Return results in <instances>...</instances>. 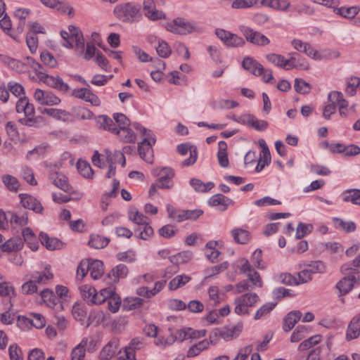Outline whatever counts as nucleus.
I'll use <instances>...</instances> for the list:
<instances>
[{
	"mask_svg": "<svg viewBox=\"0 0 360 360\" xmlns=\"http://www.w3.org/2000/svg\"><path fill=\"white\" fill-rule=\"evenodd\" d=\"M261 4L279 11H285L290 6L289 0H261Z\"/></svg>",
	"mask_w": 360,
	"mask_h": 360,
	"instance_id": "33",
	"label": "nucleus"
},
{
	"mask_svg": "<svg viewBox=\"0 0 360 360\" xmlns=\"http://www.w3.org/2000/svg\"><path fill=\"white\" fill-rule=\"evenodd\" d=\"M20 323L23 322L25 324H30L36 328H41L45 326V318L40 314H32L30 317L18 316Z\"/></svg>",
	"mask_w": 360,
	"mask_h": 360,
	"instance_id": "28",
	"label": "nucleus"
},
{
	"mask_svg": "<svg viewBox=\"0 0 360 360\" xmlns=\"http://www.w3.org/2000/svg\"><path fill=\"white\" fill-rule=\"evenodd\" d=\"M346 82V88H345V94L348 96H353L356 93V89L359 86L360 84V78L358 77H350L347 78L345 80Z\"/></svg>",
	"mask_w": 360,
	"mask_h": 360,
	"instance_id": "42",
	"label": "nucleus"
},
{
	"mask_svg": "<svg viewBox=\"0 0 360 360\" xmlns=\"http://www.w3.org/2000/svg\"><path fill=\"white\" fill-rule=\"evenodd\" d=\"M307 327L305 326H298L292 333L290 341L292 342H297L303 339L307 333Z\"/></svg>",
	"mask_w": 360,
	"mask_h": 360,
	"instance_id": "63",
	"label": "nucleus"
},
{
	"mask_svg": "<svg viewBox=\"0 0 360 360\" xmlns=\"http://www.w3.org/2000/svg\"><path fill=\"white\" fill-rule=\"evenodd\" d=\"M135 233L138 234V237L143 239L146 240L149 237H150L153 234V229L149 225L148 221L144 225L139 227L135 229Z\"/></svg>",
	"mask_w": 360,
	"mask_h": 360,
	"instance_id": "56",
	"label": "nucleus"
},
{
	"mask_svg": "<svg viewBox=\"0 0 360 360\" xmlns=\"http://www.w3.org/2000/svg\"><path fill=\"white\" fill-rule=\"evenodd\" d=\"M143 342L139 338H134L131 340L129 345L125 347L127 349V357L129 360H136V350L143 348Z\"/></svg>",
	"mask_w": 360,
	"mask_h": 360,
	"instance_id": "36",
	"label": "nucleus"
},
{
	"mask_svg": "<svg viewBox=\"0 0 360 360\" xmlns=\"http://www.w3.org/2000/svg\"><path fill=\"white\" fill-rule=\"evenodd\" d=\"M20 203L25 209L31 210L36 213H41L44 210L43 206L39 200L32 195L27 193L19 195Z\"/></svg>",
	"mask_w": 360,
	"mask_h": 360,
	"instance_id": "15",
	"label": "nucleus"
},
{
	"mask_svg": "<svg viewBox=\"0 0 360 360\" xmlns=\"http://www.w3.org/2000/svg\"><path fill=\"white\" fill-rule=\"evenodd\" d=\"M259 300V295L252 292L237 297L234 300V312L239 316L249 315V308L255 306Z\"/></svg>",
	"mask_w": 360,
	"mask_h": 360,
	"instance_id": "5",
	"label": "nucleus"
},
{
	"mask_svg": "<svg viewBox=\"0 0 360 360\" xmlns=\"http://www.w3.org/2000/svg\"><path fill=\"white\" fill-rule=\"evenodd\" d=\"M336 284V288L340 291L341 295H346L353 288L354 283L356 281V278L352 275H347Z\"/></svg>",
	"mask_w": 360,
	"mask_h": 360,
	"instance_id": "31",
	"label": "nucleus"
},
{
	"mask_svg": "<svg viewBox=\"0 0 360 360\" xmlns=\"http://www.w3.org/2000/svg\"><path fill=\"white\" fill-rule=\"evenodd\" d=\"M81 295L84 301L89 304H101L105 302L103 294H108V291L104 289L101 290L98 292L96 290L89 285H84L79 288Z\"/></svg>",
	"mask_w": 360,
	"mask_h": 360,
	"instance_id": "8",
	"label": "nucleus"
},
{
	"mask_svg": "<svg viewBox=\"0 0 360 360\" xmlns=\"http://www.w3.org/2000/svg\"><path fill=\"white\" fill-rule=\"evenodd\" d=\"M294 88L297 93L302 94L309 93L311 89L310 84L308 82L299 78L295 79Z\"/></svg>",
	"mask_w": 360,
	"mask_h": 360,
	"instance_id": "58",
	"label": "nucleus"
},
{
	"mask_svg": "<svg viewBox=\"0 0 360 360\" xmlns=\"http://www.w3.org/2000/svg\"><path fill=\"white\" fill-rule=\"evenodd\" d=\"M22 236L25 242L30 245L32 250L37 249L38 243L35 234L30 228H25L22 230Z\"/></svg>",
	"mask_w": 360,
	"mask_h": 360,
	"instance_id": "50",
	"label": "nucleus"
},
{
	"mask_svg": "<svg viewBox=\"0 0 360 360\" xmlns=\"http://www.w3.org/2000/svg\"><path fill=\"white\" fill-rule=\"evenodd\" d=\"M303 53L315 60H322L328 58H337L340 56L339 52L336 51L325 50L319 52L315 50L309 44H308L306 46V49H304Z\"/></svg>",
	"mask_w": 360,
	"mask_h": 360,
	"instance_id": "18",
	"label": "nucleus"
},
{
	"mask_svg": "<svg viewBox=\"0 0 360 360\" xmlns=\"http://www.w3.org/2000/svg\"><path fill=\"white\" fill-rule=\"evenodd\" d=\"M302 312L299 310H294L289 312L283 319V328L284 331L289 332L295 324L301 319Z\"/></svg>",
	"mask_w": 360,
	"mask_h": 360,
	"instance_id": "27",
	"label": "nucleus"
},
{
	"mask_svg": "<svg viewBox=\"0 0 360 360\" xmlns=\"http://www.w3.org/2000/svg\"><path fill=\"white\" fill-rule=\"evenodd\" d=\"M53 278V274L51 271L50 265H47L42 271H34L30 275V278L37 285V284H46L49 281Z\"/></svg>",
	"mask_w": 360,
	"mask_h": 360,
	"instance_id": "25",
	"label": "nucleus"
},
{
	"mask_svg": "<svg viewBox=\"0 0 360 360\" xmlns=\"http://www.w3.org/2000/svg\"><path fill=\"white\" fill-rule=\"evenodd\" d=\"M290 58L286 59L285 65L286 70H289L293 68L308 70L309 66L306 60L302 58L297 53H289Z\"/></svg>",
	"mask_w": 360,
	"mask_h": 360,
	"instance_id": "19",
	"label": "nucleus"
},
{
	"mask_svg": "<svg viewBox=\"0 0 360 360\" xmlns=\"http://www.w3.org/2000/svg\"><path fill=\"white\" fill-rule=\"evenodd\" d=\"M104 290L108 291V294L103 293V295H105V302H108V309L112 313H116L118 311L121 305V297L114 291V289L111 287L104 288Z\"/></svg>",
	"mask_w": 360,
	"mask_h": 360,
	"instance_id": "20",
	"label": "nucleus"
},
{
	"mask_svg": "<svg viewBox=\"0 0 360 360\" xmlns=\"http://www.w3.org/2000/svg\"><path fill=\"white\" fill-rule=\"evenodd\" d=\"M94 345V340L84 338L71 352V360H84L86 347Z\"/></svg>",
	"mask_w": 360,
	"mask_h": 360,
	"instance_id": "21",
	"label": "nucleus"
},
{
	"mask_svg": "<svg viewBox=\"0 0 360 360\" xmlns=\"http://www.w3.org/2000/svg\"><path fill=\"white\" fill-rule=\"evenodd\" d=\"M266 59L270 63L281 68H283L284 70H286V59L282 55L276 53H269L266 55Z\"/></svg>",
	"mask_w": 360,
	"mask_h": 360,
	"instance_id": "53",
	"label": "nucleus"
},
{
	"mask_svg": "<svg viewBox=\"0 0 360 360\" xmlns=\"http://www.w3.org/2000/svg\"><path fill=\"white\" fill-rule=\"evenodd\" d=\"M360 335V316H354L348 326L347 330V339L353 340L357 338Z\"/></svg>",
	"mask_w": 360,
	"mask_h": 360,
	"instance_id": "32",
	"label": "nucleus"
},
{
	"mask_svg": "<svg viewBox=\"0 0 360 360\" xmlns=\"http://www.w3.org/2000/svg\"><path fill=\"white\" fill-rule=\"evenodd\" d=\"M243 328L242 322H238L233 326H224L222 328H214L210 335L211 344H216L219 338H221L226 341L231 340L237 338Z\"/></svg>",
	"mask_w": 360,
	"mask_h": 360,
	"instance_id": "6",
	"label": "nucleus"
},
{
	"mask_svg": "<svg viewBox=\"0 0 360 360\" xmlns=\"http://www.w3.org/2000/svg\"><path fill=\"white\" fill-rule=\"evenodd\" d=\"M141 6L135 3L118 4L114 9V13L117 18L123 22H133L141 17Z\"/></svg>",
	"mask_w": 360,
	"mask_h": 360,
	"instance_id": "3",
	"label": "nucleus"
},
{
	"mask_svg": "<svg viewBox=\"0 0 360 360\" xmlns=\"http://www.w3.org/2000/svg\"><path fill=\"white\" fill-rule=\"evenodd\" d=\"M276 305V303H275V302L265 303L264 304H263L262 307H260L257 309V311H256V313L254 316V319L259 320L263 318H265L274 309Z\"/></svg>",
	"mask_w": 360,
	"mask_h": 360,
	"instance_id": "49",
	"label": "nucleus"
},
{
	"mask_svg": "<svg viewBox=\"0 0 360 360\" xmlns=\"http://www.w3.org/2000/svg\"><path fill=\"white\" fill-rule=\"evenodd\" d=\"M129 219L136 224L139 227L144 225L148 221L147 217L140 213L139 211H131L129 214Z\"/></svg>",
	"mask_w": 360,
	"mask_h": 360,
	"instance_id": "57",
	"label": "nucleus"
},
{
	"mask_svg": "<svg viewBox=\"0 0 360 360\" xmlns=\"http://www.w3.org/2000/svg\"><path fill=\"white\" fill-rule=\"evenodd\" d=\"M191 280V278L186 274L177 275L168 284L170 290H176L179 288H182Z\"/></svg>",
	"mask_w": 360,
	"mask_h": 360,
	"instance_id": "40",
	"label": "nucleus"
},
{
	"mask_svg": "<svg viewBox=\"0 0 360 360\" xmlns=\"http://www.w3.org/2000/svg\"><path fill=\"white\" fill-rule=\"evenodd\" d=\"M143 8L145 15L150 20L155 21L165 18V14L156 8L153 0H143Z\"/></svg>",
	"mask_w": 360,
	"mask_h": 360,
	"instance_id": "17",
	"label": "nucleus"
},
{
	"mask_svg": "<svg viewBox=\"0 0 360 360\" xmlns=\"http://www.w3.org/2000/svg\"><path fill=\"white\" fill-rule=\"evenodd\" d=\"M247 277L248 278V281L250 285H252V288H262L263 285V282L259 274L256 271H252L247 274Z\"/></svg>",
	"mask_w": 360,
	"mask_h": 360,
	"instance_id": "60",
	"label": "nucleus"
},
{
	"mask_svg": "<svg viewBox=\"0 0 360 360\" xmlns=\"http://www.w3.org/2000/svg\"><path fill=\"white\" fill-rule=\"evenodd\" d=\"M1 181L11 192L17 193L20 190V184L18 179L11 174L2 175Z\"/></svg>",
	"mask_w": 360,
	"mask_h": 360,
	"instance_id": "34",
	"label": "nucleus"
},
{
	"mask_svg": "<svg viewBox=\"0 0 360 360\" xmlns=\"http://www.w3.org/2000/svg\"><path fill=\"white\" fill-rule=\"evenodd\" d=\"M39 239L43 245L48 250H60L64 247V244L60 240L56 238H49L46 233H41Z\"/></svg>",
	"mask_w": 360,
	"mask_h": 360,
	"instance_id": "29",
	"label": "nucleus"
},
{
	"mask_svg": "<svg viewBox=\"0 0 360 360\" xmlns=\"http://www.w3.org/2000/svg\"><path fill=\"white\" fill-rule=\"evenodd\" d=\"M210 206H219L220 211H225L229 206L233 205L234 201L222 194L218 193L212 195L208 201Z\"/></svg>",
	"mask_w": 360,
	"mask_h": 360,
	"instance_id": "22",
	"label": "nucleus"
},
{
	"mask_svg": "<svg viewBox=\"0 0 360 360\" xmlns=\"http://www.w3.org/2000/svg\"><path fill=\"white\" fill-rule=\"evenodd\" d=\"M110 242L108 238L101 236L100 235L94 234L90 237L89 245L95 249H101L106 247Z\"/></svg>",
	"mask_w": 360,
	"mask_h": 360,
	"instance_id": "45",
	"label": "nucleus"
},
{
	"mask_svg": "<svg viewBox=\"0 0 360 360\" xmlns=\"http://www.w3.org/2000/svg\"><path fill=\"white\" fill-rule=\"evenodd\" d=\"M239 29L246 40L254 45L264 46L270 43V40L267 37L249 27L241 25L239 27Z\"/></svg>",
	"mask_w": 360,
	"mask_h": 360,
	"instance_id": "9",
	"label": "nucleus"
},
{
	"mask_svg": "<svg viewBox=\"0 0 360 360\" xmlns=\"http://www.w3.org/2000/svg\"><path fill=\"white\" fill-rule=\"evenodd\" d=\"M15 108L18 113L23 112L25 115V117L20 119L19 122L24 125L33 126L35 122L33 120L34 107L29 102V99L25 96L20 98L16 103Z\"/></svg>",
	"mask_w": 360,
	"mask_h": 360,
	"instance_id": "7",
	"label": "nucleus"
},
{
	"mask_svg": "<svg viewBox=\"0 0 360 360\" xmlns=\"http://www.w3.org/2000/svg\"><path fill=\"white\" fill-rule=\"evenodd\" d=\"M116 258L119 261L125 262H133L136 259V253L134 250H129L125 252H118L116 255Z\"/></svg>",
	"mask_w": 360,
	"mask_h": 360,
	"instance_id": "64",
	"label": "nucleus"
},
{
	"mask_svg": "<svg viewBox=\"0 0 360 360\" xmlns=\"http://www.w3.org/2000/svg\"><path fill=\"white\" fill-rule=\"evenodd\" d=\"M341 271L345 275H354L360 273V255L352 262H348L341 266Z\"/></svg>",
	"mask_w": 360,
	"mask_h": 360,
	"instance_id": "38",
	"label": "nucleus"
},
{
	"mask_svg": "<svg viewBox=\"0 0 360 360\" xmlns=\"http://www.w3.org/2000/svg\"><path fill=\"white\" fill-rule=\"evenodd\" d=\"M328 101H333L335 105H338L339 109H346L348 107V101L344 98L340 91H333L328 94Z\"/></svg>",
	"mask_w": 360,
	"mask_h": 360,
	"instance_id": "41",
	"label": "nucleus"
},
{
	"mask_svg": "<svg viewBox=\"0 0 360 360\" xmlns=\"http://www.w3.org/2000/svg\"><path fill=\"white\" fill-rule=\"evenodd\" d=\"M49 179L54 186L63 191L67 193H70L72 191V187L68 184V178L63 173L59 172H50L49 174Z\"/></svg>",
	"mask_w": 360,
	"mask_h": 360,
	"instance_id": "16",
	"label": "nucleus"
},
{
	"mask_svg": "<svg viewBox=\"0 0 360 360\" xmlns=\"http://www.w3.org/2000/svg\"><path fill=\"white\" fill-rule=\"evenodd\" d=\"M190 184L197 192H207L214 186L213 182L210 181L205 184L198 179H191Z\"/></svg>",
	"mask_w": 360,
	"mask_h": 360,
	"instance_id": "47",
	"label": "nucleus"
},
{
	"mask_svg": "<svg viewBox=\"0 0 360 360\" xmlns=\"http://www.w3.org/2000/svg\"><path fill=\"white\" fill-rule=\"evenodd\" d=\"M342 200L360 205V189H349L342 193Z\"/></svg>",
	"mask_w": 360,
	"mask_h": 360,
	"instance_id": "43",
	"label": "nucleus"
},
{
	"mask_svg": "<svg viewBox=\"0 0 360 360\" xmlns=\"http://www.w3.org/2000/svg\"><path fill=\"white\" fill-rule=\"evenodd\" d=\"M78 172L84 178L92 179L94 176L93 169L89 163L84 160H78L77 163Z\"/></svg>",
	"mask_w": 360,
	"mask_h": 360,
	"instance_id": "52",
	"label": "nucleus"
},
{
	"mask_svg": "<svg viewBox=\"0 0 360 360\" xmlns=\"http://www.w3.org/2000/svg\"><path fill=\"white\" fill-rule=\"evenodd\" d=\"M0 60L18 73L27 71V65L24 63L6 55L0 54Z\"/></svg>",
	"mask_w": 360,
	"mask_h": 360,
	"instance_id": "26",
	"label": "nucleus"
},
{
	"mask_svg": "<svg viewBox=\"0 0 360 360\" xmlns=\"http://www.w3.org/2000/svg\"><path fill=\"white\" fill-rule=\"evenodd\" d=\"M334 222L336 228H341L346 232H353L356 229V225L353 221H345L341 219L335 218Z\"/></svg>",
	"mask_w": 360,
	"mask_h": 360,
	"instance_id": "59",
	"label": "nucleus"
},
{
	"mask_svg": "<svg viewBox=\"0 0 360 360\" xmlns=\"http://www.w3.org/2000/svg\"><path fill=\"white\" fill-rule=\"evenodd\" d=\"M133 127L140 132L143 137V141L139 143L138 151L140 157L148 162L152 160L153 148L152 146L155 143V138L150 130L142 127L138 122L132 124Z\"/></svg>",
	"mask_w": 360,
	"mask_h": 360,
	"instance_id": "1",
	"label": "nucleus"
},
{
	"mask_svg": "<svg viewBox=\"0 0 360 360\" xmlns=\"http://www.w3.org/2000/svg\"><path fill=\"white\" fill-rule=\"evenodd\" d=\"M321 340V336L316 335L312 337L309 338L308 339L302 342L299 347L298 350L300 351H305L309 349L314 345L319 344Z\"/></svg>",
	"mask_w": 360,
	"mask_h": 360,
	"instance_id": "55",
	"label": "nucleus"
},
{
	"mask_svg": "<svg viewBox=\"0 0 360 360\" xmlns=\"http://www.w3.org/2000/svg\"><path fill=\"white\" fill-rule=\"evenodd\" d=\"M60 36L63 39L62 46L68 49H72L74 47L73 42H75L76 49H80L82 51H84V37L82 32L76 26L69 25L68 32L62 30Z\"/></svg>",
	"mask_w": 360,
	"mask_h": 360,
	"instance_id": "4",
	"label": "nucleus"
},
{
	"mask_svg": "<svg viewBox=\"0 0 360 360\" xmlns=\"http://www.w3.org/2000/svg\"><path fill=\"white\" fill-rule=\"evenodd\" d=\"M167 212L169 218L174 221L181 222L186 220L184 210H176L172 205H167Z\"/></svg>",
	"mask_w": 360,
	"mask_h": 360,
	"instance_id": "51",
	"label": "nucleus"
},
{
	"mask_svg": "<svg viewBox=\"0 0 360 360\" xmlns=\"http://www.w3.org/2000/svg\"><path fill=\"white\" fill-rule=\"evenodd\" d=\"M157 53L161 58H168L171 53L172 50L169 44L164 40L158 39V45L155 46Z\"/></svg>",
	"mask_w": 360,
	"mask_h": 360,
	"instance_id": "54",
	"label": "nucleus"
},
{
	"mask_svg": "<svg viewBox=\"0 0 360 360\" xmlns=\"http://www.w3.org/2000/svg\"><path fill=\"white\" fill-rule=\"evenodd\" d=\"M257 1L258 0H234L231 7L234 9H245L252 7Z\"/></svg>",
	"mask_w": 360,
	"mask_h": 360,
	"instance_id": "61",
	"label": "nucleus"
},
{
	"mask_svg": "<svg viewBox=\"0 0 360 360\" xmlns=\"http://www.w3.org/2000/svg\"><path fill=\"white\" fill-rule=\"evenodd\" d=\"M167 31L176 34L186 35L201 32V28L194 21H188L183 18H176L165 25Z\"/></svg>",
	"mask_w": 360,
	"mask_h": 360,
	"instance_id": "2",
	"label": "nucleus"
},
{
	"mask_svg": "<svg viewBox=\"0 0 360 360\" xmlns=\"http://www.w3.org/2000/svg\"><path fill=\"white\" fill-rule=\"evenodd\" d=\"M233 120L242 124H248L257 131H264L269 126L266 121L258 120L255 115L250 114L243 115L238 118H233Z\"/></svg>",
	"mask_w": 360,
	"mask_h": 360,
	"instance_id": "11",
	"label": "nucleus"
},
{
	"mask_svg": "<svg viewBox=\"0 0 360 360\" xmlns=\"http://www.w3.org/2000/svg\"><path fill=\"white\" fill-rule=\"evenodd\" d=\"M231 235L234 240L240 244H245L250 240V233L243 229H235L231 231Z\"/></svg>",
	"mask_w": 360,
	"mask_h": 360,
	"instance_id": "48",
	"label": "nucleus"
},
{
	"mask_svg": "<svg viewBox=\"0 0 360 360\" xmlns=\"http://www.w3.org/2000/svg\"><path fill=\"white\" fill-rule=\"evenodd\" d=\"M8 222L11 224L15 223L16 224L23 226L27 224L28 217L26 213L19 216L17 214H14L13 212H8Z\"/></svg>",
	"mask_w": 360,
	"mask_h": 360,
	"instance_id": "62",
	"label": "nucleus"
},
{
	"mask_svg": "<svg viewBox=\"0 0 360 360\" xmlns=\"http://www.w3.org/2000/svg\"><path fill=\"white\" fill-rule=\"evenodd\" d=\"M89 271L91 277L97 280L100 278L103 274V264L101 260H94L88 263Z\"/></svg>",
	"mask_w": 360,
	"mask_h": 360,
	"instance_id": "39",
	"label": "nucleus"
},
{
	"mask_svg": "<svg viewBox=\"0 0 360 360\" xmlns=\"http://www.w3.org/2000/svg\"><path fill=\"white\" fill-rule=\"evenodd\" d=\"M23 243L21 239L11 238L8 240L1 245V249L4 252H12L20 250L22 248Z\"/></svg>",
	"mask_w": 360,
	"mask_h": 360,
	"instance_id": "46",
	"label": "nucleus"
},
{
	"mask_svg": "<svg viewBox=\"0 0 360 360\" xmlns=\"http://www.w3.org/2000/svg\"><path fill=\"white\" fill-rule=\"evenodd\" d=\"M242 67L252 75L259 77L264 70L263 65L251 57H245L242 61Z\"/></svg>",
	"mask_w": 360,
	"mask_h": 360,
	"instance_id": "23",
	"label": "nucleus"
},
{
	"mask_svg": "<svg viewBox=\"0 0 360 360\" xmlns=\"http://www.w3.org/2000/svg\"><path fill=\"white\" fill-rule=\"evenodd\" d=\"M0 296L4 302V309L10 311L13 307L11 300L15 296L14 288L8 282L0 283Z\"/></svg>",
	"mask_w": 360,
	"mask_h": 360,
	"instance_id": "14",
	"label": "nucleus"
},
{
	"mask_svg": "<svg viewBox=\"0 0 360 360\" xmlns=\"http://www.w3.org/2000/svg\"><path fill=\"white\" fill-rule=\"evenodd\" d=\"M215 34L217 37L229 47H239L245 45V40L237 34H233L223 29H217Z\"/></svg>",
	"mask_w": 360,
	"mask_h": 360,
	"instance_id": "10",
	"label": "nucleus"
},
{
	"mask_svg": "<svg viewBox=\"0 0 360 360\" xmlns=\"http://www.w3.org/2000/svg\"><path fill=\"white\" fill-rule=\"evenodd\" d=\"M38 78L40 81L45 83L46 85L57 89L63 92H67L69 90V86L65 83L60 77H53L46 74L45 72H39Z\"/></svg>",
	"mask_w": 360,
	"mask_h": 360,
	"instance_id": "12",
	"label": "nucleus"
},
{
	"mask_svg": "<svg viewBox=\"0 0 360 360\" xmlns=\"http://www.w3.org/2000/svg\"><path fill=\"white\" fill-rule=\"evenodd\" d=\"M119 349V341L117 339H112L103 347L100 353L101 360H110Z\"/></svg>",
	"mask_w": 360,
	"mask_h": 360,
	"instance_id": "24",
	"label": "nucleus"
},
{
	"mask_svg": "<svg viewBox=\"0 0 360 360\" xmlns=\"http://www.w3.org/2000/svg\"><path fill=\"white\" fill-rule=\"evenodd\" d=\"M96 127L100 129L115 132L116 131L115 124L112 120L107 115H101L96 117Z\"/></svg>",
	"mask_w": 360,
	"mask_h": 360,
	"instance_id": "30",
	"label": "nucleus"
},
{
	"mask_svg": "<svg viewBox=\"0 0 360 360\" xmlns=\"http://www.w3.org/2000/svg\"><path fill=\"white\" fill-rule=\"evenodd\" d=\"M334 11L336 14L340 15L343 18L352 19L359 14L360 12V7L358 6H353L350 7L342 6L340 8H335Z\"/></svg>",
	"mask_w": 360,
	"mask_h": 360,
	"instance_id": "35",
	"label": "nucleus"
},
{
	"mask_svg": "<svg viewBox=\"0 0 360 360\" xmlns=\"http://www.w3.org/2000/svg\"><path fill=\"white\" fill-rule=\"evenodd\" d=\"M114 133L117 134L120 139L125 143H134L136 141V135L129 127L121 129L116 128V131Z\"/></svg>",
	"mask_w": 360,
	"mask_h": 360,
	"instance_id": "44",
	"label": "nucleus"
},
{
	"mask_svg": "<svg viewBox=\"0 0 360 360\" xmlns=\"http://www.w3.org/2000/svg\"><path fill=\"white\" fill-rule=\"evenodd\" d=\"M40 296L42 301L49 307L55 311H61L63 309V304L59 298H58L53 292L45 288L40 292Z\"/></svg>",
	"mask_w": 360,
	"mask_h": 360,
	"instance_id": "13",
	"label": "nucleus"
},
{
	"mask_svg": "<svg viewBox=\"0 0 360 360\" xmlns=\"http://www.w3.org/2000/svg\"><path fill=\"white\" fill-rule=\"evenodd\" d=\"M129 273L128 268L126 265L120 264L115 266L109 273L108 276L114 282L118 281L127 277Z\"/></svg>",
	"mask_w": 360,
	"mask_h": 360,
	"instance_id": "37",
	"label": "nucleus"
}]
</instances>
